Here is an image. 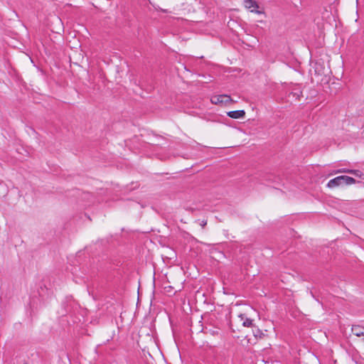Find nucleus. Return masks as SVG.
Segmentation results:
<instances>
[{"mask_svg": "<svg viewBox=\"0 0 364 364\" xmlns=\"http://www.w3.org/2000/svg\"><path fill=\"white\" fill-rule=\"evenodd\" d=\"M244 3L245 6L247 9H251L252 12L255 11V9L258 8L257 3L253 0H245Z\"/></svg>", "mask_w": 364, "mask_h": 364, "instance_id": "423d86ee", "label": "nucleus"}, {"mask_svg": "<svg viewBox=\"0 0 364 364\" xmlns=\"http://www.w3.org/2000/svg\"><path fill=\"white\" fill-rule=\"evenodd\" d=\"M210 101L213 104L218 105V104H224L228 105L233 102L234 101L230 97V96L228 95H215L213 96L210 99Z\"/></svg>", "mask_w": 364, "mask_h": 364, "instance_id": "f257e3e1", "label": "nucleus"}, {"mask_svg": "<svg viewBox=\"0 0 364 364\" xmlns=\"http://www.w3.org/2000/svg\"><path fill=\"white\" fill-rule=\"evenodd\" d=\"M227 115L232 119H244L245 117V112L243 109L230 111L227 112Z\"/></svg>", "mask_w": 364, "mask_h": 364, "instance_id": "f03ea898", "label": "nucleus"}, {"mask_svg": "<svg viewBox=\"0 0 364 364\" xmlns=\"http://www.w3.org/2000/svg\"><path fill=\"white\" fill-rule=\"evenodd\" d=\"M351 330H352V333L358 337H360V336L364 335V328L359 325L353 326Z\"/></svg>", "mask_w": 364, "mask_h": 364, "instance_id": "39448f33", "label": "nucleus"}, {"mask_svg": "<svg viewBox=\"0 0 364 364\" xmlns=\"http://www.w3.org/2000/svg\"><path fill=\"white\" fill-rule=\"evenodd\" d=\"M341 172H348V173H353L354 175L357 176H360V171H353V170H343L341 171Z\"/></svg>", "mask_w": 364, "mask_h": 364, "instance_id": "6e6552de", "label": "nucleus"}, {"mask_svg": "<svg viewBox=\"0 0 364 364\" xmlns=\"http://www.w3.org/2000/svg\"><path fill=\"white\" fill-rule=\"evenodd\" d=\"M343 185V183L341 180L340 176L336 177L331 180H330L327 184V186L330 188H335L339 186Z\"/></svg>", "mask_w": 364, "mask_h": 364, "instance_id": "20e7f679", "label": "nucleus"}, {"mask_svg": "<svg viewBox=\"0 0 364 364\" xmlns=\"http://www.w3.org/2000/svg\"><path fill=\"white\" fill-rule=\"evenodd\" d=\"M340 178L343 183V185H350L355 183V180L353 178L347 176H340Z\"/></svg>", "mask_w": 364, "mask_h": 364, "instance_id": "0eeeda50", "label": "nucleus"}, {"mask_svg": "<svg viewBox=\"0 0 364 364\" xmlns=\"http://www.w3.org/2000/svg\"><path fill=\"white\" fill-rule=\"evenodd\" d=\"M239 322H241L243 326L250 327L252 325V320L248 318L246 314H241L237 317Z\"/></svg>", "mask_w": 364, "mask_h": 364, "instance_id": "7ed1b4c3", "label": "nucleus"}]
</instances>
